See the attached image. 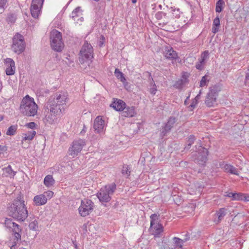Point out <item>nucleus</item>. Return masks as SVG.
Masks as SVG:
<instances>
[{"label":"nucleus","instance_id":"1","mask_svg":"<svg viewBox=\"0 0 249 249\" xmlns=\"http://www.w3.org/2000/svg\"><path fill=\"white\" fill-rule=\"evenodd\" d=\"M68 93L66 91H58L51 96L45 104L44 108L47 112L44 120L49 124L55 122L61 117L65 109L68 101Z\"/></svg>","mask_w":249,"mask_h":249},{"label":"nucleus","instance_id":"2","mask_svg":"<svg viewBox=\"0 0 249 249\" xmlns=\"http://www.w3.org/2000/svg\"><path fill=\"white\" fill-rule=\"evenodd\" d=\"M9 216L18 221L23 222L28 217V212L25 203L24 196L19 193L13 202L7 207Z\"/></svg>","mask_w":249,"mask_h":249},{"label":"nucleus","instance_id":"3","mask_svg":"<svg viewBox=\"0 0 249 249\" xmlns=\"http://www.w3.org/2000/svg\"><path fill=\"white\" fill-rule=\"evenodd\" d=\"M37 108L34 98L28 95L22 99L19 108L21 113L27 117L35 116L37 113Z\"/></svg>","mask_w":249,"mask_h":249},{"label":"nucleus","instance_id":"4","mask_svg":"<svg viewBox=\"0 0 249 249\" xmlns=\"http://www.w3.org/2000/svg\"><path fill=\"white\" fill-rule=\"evenodd\" d=\"M116 190V185L114 183L106 185L101 188L97 194V196L101 202H108L111 199V196Z\"/></svg>","mask_w":249,"mask_h":249},{"label":"nucleus","instance_id":"5","mask_svg":"<svg viewBox=\"0 0 249 249\" xmlns=\"http://www.w3.org/2000/svg\"><path fill=\"white\" fill-rule=\"evenodd\" d=\"M150 227L149 230L150 233L155 237H160L163 231V227L159 223V215L156 213L152 214L150 216Z\"/></svg>","mask_w":249,"mask_h":249},{"label":"nucleus","instance_id":"6","mask_svg":"<svg viewBox=\"0 0 249 249\" xmlns=\"http://www.w3.org/2000/svg\"><path fill=\"white\" fill-rule=\"evenodd\" d=\"M50 40L52 49L58 52H61L64 46L61 33L56 30H53L50 34Z\"/></svg>","mask_w":249,"mask_h":249},{"label":"nucleus","instance_id":"7","mask_svg":"<svg viewBox=\"0 0 249 249\" xmlns=\"http://www.w3.org/2000/svg\"><path fill=\"white\" fill-rule=\"evenodd\" d=\"M12 41L11 49L14 53L19 54L24 51L26 43L22 35L18 33L16 34L13 36Z\"/></svg>","mask_w":249,"mask_h":249},{"label":"nucleus","instance_id":"8","mask_svg":"<svg viewBox=\"0 0 249 249\" xmlns=\"http://www.w3.org/2000/svg\"><path fill=\"white\" fill-rule=\"evenodd\" d=\"M93 57V49L90 44L85 41L80 51L79 61L83 64L87 60H90Z\"/></svg>","mask_w":249,"mask_h":249},{"label":"nucleus","instance_id":"9","mask_svg":"<svg viewBox=\"0 0 249 249\" xmlns=\"http://www.w3.org/2000/svg\"><path fill=\"white\" fill-rule=\"evenodd\" d=\"M197 143L198 145H196L195 148V151H198V153L197 157L194 159V161L200 165L204 166L208 160L207 156L209 151L207 149L202 147L200 140L198 141Z\"/></svg>","mask_w":249,"mask_h":249},{"label":"nucleus","instance_id":"10","mask_svg":"<svg viewBox=\"0 0 249 249\" xmlns=\"http://www.w3.org/2000/svg\"><path fill=\"white\" fill-rule=\"evenodd\" d=\"M86 145L85 140L79 139L74 140L69 149V155L73 158L76 156L80 152Z\"/></svg>","mask_w":249,"mask_h":249},{"label":"nucleus","instance_id":"11","mask_svg":"<svg viewBox=\"0 0 249 249\" xmlns=\"http://www.w3.org/2000/svg\"><path fill=\"white\" fill-rule=\"evenodd\" d=\"M93 207L94 203L90 199L85 198L82 200L78 209L79 214L83 217L87 216L92 212Z\"/></svg>","mask_w":249,"mask_h":249},{"label":"nucleus","instance_id":"12","mask_svg":"<svg viewBox=\"0 0 249 249\" xmlns=\"http://www.w3.org/2000/svg\"><path fill=\"white\" fill-rule=\"evenodd\" d=\"M44 0H33L31 6V14L35 18H37L40 14V9Z\"/></svg>","mask_w":249,"mask_h":249},{"label":"nucleus","instance_id":"13","mask_svg":"<svg viewBox=\"0 0 249 249\" xmlns=\"http://www.w3.org/2000/svg\"><path fill=\"white\" fill-rule=\"evenodd\" d=\"M105 121L101 116H97L94 121L93 128L96 133L101 135L104 133Z\"/></svg>","mask_w":249,"mask_h":249},{"label":"nucleus","instance_id":"14","mask_svg":"<svg viewBox=\"0 0 249 249\" xmlns=\"http://www.w3.org/2000/svg\"><path fill=\"white\" fill-rule=\"evenodd\" d=\"M228 212V209L226 208H221L219 209L214 215V218L213 221L216 224L219 223L224 219Z\"/></svg>","mask_w":249,"mask_h":249},{"label":"nucleus","instance_id":"15","mask_svg":"<svg viewBox=\"0 0 249 249\" xmlns=\"http://www.w3.org/2000/svg\"><path fill=\"white\" fill-rule=\"evenodd\" d=\"M5 63L7 65V68L5 70L6 74L7 75L14 74L16 69L14 61L10 58H7L5 60Z\"/></svg>","mask_w":249,"mask_h":249},{"label":"nucleus","instance_id":"16","mask_svg":"<svg viewBox=\"0 0 249 249\" xmlns=\"http://www.w3.org/2000/svg\"><path fill=\"white\" fill-rule=\"evenodd\" d=\"M82 11L80 7H76L71 14V18L76 22L78 21H82L83 18L82 17Z\"/></svg>","mask_w":249,"mask_h":249},{"label":"nucleus","instance_id":"17","mask_svg":"<svg viewBox=\"0 0 249 249\" xmlns=\"http://www.w3.org/2000/svg\"><path fill=\"white\" fill-rule=\"evenodd\" d=\"M126 104L122 100L116 99L110 104V107L113 108L118 111H123Z\"/></svg>","mask_w":249,"mask_h":249},{"label":"nucleus","instance_id":"18","mask_svg":"<svg viewBox=\"0 0 249 249\" xmlns=\"http://www.w3.org/2000/svg\"><path fill=\"white\" fill-rule=\"evenodd\" d=\"M136 114L134 107L126 106L125 105L123 112L122 116L126 117H132Z\"/></svg>","mask_w":249,"mask_h":249},{"label":"nucleus","instance_id":"19","mask_svg":"<svg viewBox=\"0 0 249 249\" xmlns=\"http://www.w3.org/2000/svg\"><path fill=\"white\" fill-rule=\"evenodd\" d=\"M48 198L45 194L36 196L34 198V202L36 206H41L45 204Z\"/></svg>","mask_w":249,"mask_h":249},{"label":"nucleus","instance_id":"20","mask_svg":"<svg viewBox=\"0 0 249 249\" xmlns=\"http://www.w3.org/2000/svg\"><path fill=\"white\" fill-rule=\"evenodd\" d=\"M165 57L168 59L175 60L178 58V54L172 47H166L165 51Z\"/></svg>","mask_w":249,"mask_h":249},{"label":"nucleus","instance_id":"21","mask_svg":"<svg viewBox=\"0 0 249 249\" xmlns=\"http://www.w3.org/2000/svg\"><path fill=\"white\" fill-rule=\"evenodd\" d=\"M223 168L225 172L227 173H229L231 174H233L235 175H239L237 169L235 167L231 164H225L224 165Z\"/></svg>","mask_w":249,"mask_h":249},{"label":"nucleus","instance_id":"22","mask_svg":"<svg viewBox=\"0 0 249 249\" xmlns=\"http://www.w3.org/2000/svg\"><path fill=\"white\" fill-rule=\"evenodd\" d=\"M226 194L225 195L226 196L231 197L233 200H242V196L243 194L241 193H232V192H226Z\"/></svg>","mask_w":249,"mask_h":249},{"label":"nucleus","instance_id":"23","mask_svg":"<svg viewBox=\"0 0 249 249\" xmlns=\"http://www.w3.org/2000/svg\"><path fill=\"white\" fill-rule=\"evenodd\" d=\"M12 229L13 232L14 233L15 238L14 240L18 241V240L21 238L20 232L21 231V229L20 228V226L16 224V225L14 226V227L11 228Z\"/></svg>","mask_w":249,"mask_h":249},{"label":"nucleus","instance_id":"24","mask_svg":"<svg viewBox=\"0 0 249 249\" xmlns=\"http://www.w3.org/2000/svg\"><path fill=\"white\" fill-rule=\"evenodd\" d=\"M3 170V175L7 177H14L16 174V172L13 170L10 165H8L6 167L4 168Z\"/></svg>","mask_w":249,"mask_h":249},{"label":"nucleus","instance_id":"25","mask_svg":"<svg viewBox=\"0 0 249 249\" xmlns=\"http://www.w3.org/2000/svg\"><path fill=\"white\" fill-rule=\"evenodd\" d=\"M216 98L215 97H213V96L207 94V96L206 97L205 103L206 105L208 107H211L214 106L215 104H216Z\"/></svg>","mask_w":249,"mask_h":249},{"label":"nucleus","instance_id":"26","mask_svg":"<svg viewBox=\"0 0 249 249\" xmlns=\"http://www.w3.org/2000/svg\"><path fill=\"white\" fill-rule=\"evenodd\" d=\"M196 140V138L194 135L188 136L186 140V145L185 146L184 149L185 150H189Z\"/></svg>","mask_w":249,"mask_h":249},{"label":"nucleus","instance_id":"27","mask_svg":"<svg viewBox=\"0 0 249 249\" xmlns=\"http://www.w3.org/2000/svg\"><path fill=\"white\" fill-rule=\"evenodd\" d=\"M220 90V87L218 85H215L210 88L209 91L207 93V94H208L209 96L211 95L213 96V97L217 98L218 93Z\"/></svg>","mask_w":249,"mask_h":249},{"label":"nucleus","instance_id":"28","mask_svg":"<svg viewBox=\"0 0 249 249\" xmlns=\"http://www.w3.org/2000/svg\"><path fill=\"white\" fill-rule=\"evenodd\" d=\"M220 26V19L218 16H217L213 20V27L212 28V32L216 34L219 31Z\"/></svg>","mask_w":249,"mask_h":249},{"label":"nucleus","instance_id":"29","mask_svg":"<svg viewBox=\"0 0 249 249\" xmlns=\"http://www.w3.org/2000/svg\"><path fill=\"white\" fill-rule=\"evenodd\" d=\"M54 180L52 175H47L44 179V184L47 187L52 186L54 183Z\"/></svg>","mask_w":249,"mask_h":249},{"label":"nucleus","instance_id":"30","mask_svg":"<svg viewBox=\"0 0 249 249\" xmlns=\"http://www.w3.org/2000/svg\"><path fill=\"white\" fill-rule=\"evenodd\" d=\"M188 240H189V237L188 238H184L183 239H181L179 238L176 237H174L173 238V240L174 243L175 245V246L176 247H179L180 248H182L183 243L188 241Z\"/></svg>","mask_w":249,"mask_h":249},{"label":"nucleus","instance_id":"31","mask_svg":"<svg viewBox=\"0 0 249 249\" xmlns=\"http://www.w3.org/2000/svg\"><path fill=\"white\" fill-rule=\"evenodd\" d=\"M114 74L115 76L122 83H124L126 82V79L124 77V74L118 69H115Z\"/></svg>","mask_w":249,"mask_h":249},{"label":"nucleus","instance_id":"32","mask_svg":"<svg viewBox=\"0 0 249 249\" xmlns=\"http://www.w3.org/2000/svg\"><path fill=\"white\" fill-rule=\"evenodd\" d=\"M36 134V132L34 130L28 131L27 133L24 134V137L23 138V141H32Z\"/></svg>","mask_w":249,"mask_h":249},{"label":"nucleus","instance_id":"33","mask_svg":"<svg viewBox=\"0 0 249 249\" xmlns=\"http://www.w3.org/2000/svg\"><path fill=\"white\" fill-rule=\"evenodd\" d=\"M178 119L175 117L171 116L169 118L168 121L164 124L171 129L174 127L175 124L177 122Z\"/></svg>","mask_w":249,"mask_h":249},{"label":"nucleus","instance_id":"34","mask_svg":"<svg viewBox=\"0 0 249 249\" xmlns=\"http://www.w3.org/2000/svg\"><path fill=\"white\" fill-rule=\"evenodd\" d=\"M171 129L169 128L168 126H167L166 125H164L161 129V131L160 133V137L161 138H163L165 136H166L167 134L170 133Z\"/></svg>","mask_w":249,"mask_h":249},{"label":"nucleus","instance_id":"35","mask_svg":"<svg viewBox=\"0 0 249 249\" xmlns=\"http://www.w3.org/2000/svg\"><path fill=\"white\" fill-rule=\"evenodd\" d=\"M130 169L131 168L126 165H124L123 166L122 173L124 176H125L126 178H128V177L130 175Z\"/></svg>","mask_w":249,"mask_h":249},{"label":"nucleus","instance_id":"36","mask_svg":"<svg viewBox=\"0 0 249 249\" xmlns=\"http://www.w3.org/2000/svg\"><path fill=\"white\" fill-rule=\"evenodd\" d=\"M205 64V62L198 59V61L196 64L195 67L197 70L202 71L204 69Z\"/></svg>","mask_w":249,"mask_h":249},{"label":"nucleus","instance_id":"37","mask_svg":"<svg viewBox=\"0 0 249 249\" xmlns=\"http://www.w3.org/2000/svg\"><path fill=\"white\" fill-rule=\"evenodd\" d=\"M224 4V2L223 0H218L216 3V12L218 13H220L223 10V6Z\"/></svg>","mask_w":249,"mask_h":249},{"label":"nucleus","instance_id":"38","mask_svg":"<svg viewBox=\"0 0 249 249\" xmlns=\"http://www.w3.org/2000/svg\"><path fill=\"white\" fill-rule=\"evenodd\" d=\"M29 227L30 230L36 231L38 230V222L35 220L29 223Z\"/></svg>","mask_w":249,"mask_h":249},{"label":"nucleus","instance_id":"39","mask_svg":"<svg viewBox=\"0 0 249 249\" xmlns=\"http://www.w3.org/2000/svg\"><path fill=\"white\" fill-rule=\"evenodd\" d=\"M17 129V125H11L7 129L6 132V135L9 136H13L14 135Z\"/></svg>","mask_w":249,"mask_h":249},{"label":"nucleus","instance_id":"40","mask_svg":"<svg viewBox=\"0 0 249 249\" xmlns=\"http://www.w3.org/2000/svg\"><path fill=\"white\" fill-rule=\"evenodd\" d=\"M209 81V80L208 79V76L207 75H205L203 76L201 80H200V87H204L206 86H207V83Z\"/></svg>","mask_w":249,"mask_h":249},{"label":"nucleus","instance_id":"41","mask_svg":"<svg viewBox=\"0 0 249 249\" xmlns=\"http://www.w3.org/2000/svg\"><path fill=\"white\" fill-rule=\"evenodd\" d=\"M185 84L181 79H179L175 82L174 87L176 89H181Z\"/></svg>","mask_w":249,"mask_h":249},{"label":"nucleus","instance_id":"42","mask_svg":"<svg viewBox=\"0 0 249 249\" xmlns=\"http://www.w3.org/2000/svg\"><path fill=\"white\" fill-rule=\"evenodd\" d=\"M147 78L150 87H157L152 77L151 74L149 72H147Z\"/></svg>","mask_w":249,"mask_h":249},{"label":"nucleus","instance_id":"43","mask_svg":"<svg viewBox=\"0 0 249 249\" xmlns=\"http://www.w3.org/2000/svg\"><path fill=\"white\" fill-rule=\"evenodd\" d=\"M17 223L13 222L12 220L11 219L6 218L5 221V224L6 226L10 229L14 227L15 225H16Z\"/></svg>","mask_w":249,"mask_h":249},{"label":"nucleus","instance_id":"44","mask_svg":"<svg viewBox=\"0 0 249 249\" xmlns=\"http://www.w3.org/2000/svg\"><path fill=\"white\" fill-rule=\"evenodd\" d=\"M200 99L199 95H197L196 97L192 100L191 105L189 106V107L194 108L198 103V101Z\"/></svg>","mask_w":249,"mask_h":249},{"label":"nucleus","instance_id":"45","mask_svg":"<svg viewBox=\"0 0 249 249\" xmlns=\"http://www.w3.org/2000/svg\"><path fill=\"white\" fill-rule=\"evenodd\" d=\"M209 55V53L208 51H205L202 53L200 58L199 59L206 62V60L208 58Z\"/></svg>","mask_w":249,"mask_h":249},{"label":"nucleus","instance_id":"46","mask_svg":"<svg viewBox=\"0 0 249 249\" xmlns=\"http://www.w3.org/2000/svg\"><path fill=\"white\" fill-rule=\"evenodd\" d=\"M17 19L16 15L14 14H10L7 18V21L11 23H14Z\"/></svg>","mask_w":249,"mask_h":249},{"label":"nucleus","instance_id":"47","mask_svg":"<svg viewBox=\"0 0 249 249\" xmlns=\"http://www.w3.org/2000/svg\"><path fill=\"white\" fill-rule=\"evenodd\" d=\"M189 77V73L184 72L182 75L181 79L185 83H187L188 82V78Z\"/></svg>","mask_w":249,"mask_h":249},{"label":"nucleus","instance_id":"48","mask_svg":"<svg viewBox=\"0 0 249 249\" xmlns=\"http://www.w3.org/2000/svg\"><path fill=\"white\" fill-rule=\"evenodd\" d=\"M166 15V13L163 12H158L156 14L155 17L157 19H160L163 17H165Z\"/></svg>","mask_w":249,"mask_h":249},{"label":"nucleus","instance_id":"49","mask_svg":"<svg viewBox=\"0 0 249 249\" xmlns=\"http://www.w3.org/2000/svg\"><path fill=\"white\" fill-rule=\"evenodd\" d=\"M43 194H45L48 199H50L53 197V192L51 191H48L44 192Z\"/></svg>","mask_w":249,"mask_h":249},{"label":"nucleus","instance_id":"50","mask_svg":"<svg viewBox=\"0 0 249 249\" xmlns=\"http://www.w3.org/2000/svg\"><path fill=\"white\" fill-rule=\"evenodd\" d=\"M157 91V87H150L149 89V91L153 95H155L156 94Z\"/></svg>","mask_w":249,"mask_h":249},{"label":"nucleus","instance_id":"51","mask_svg":"<svg viewBox=\"0 0 249 249\" xmlns=\"http://www.w3.org/2000/svg\"><path fill=\"white\" fill-rule=\"evenodd\" d=\"M26 126L32 129L36 128V124L35 122H30L26 124Z\"/></svg>","mask_w":249,"mask_h":249},{"label":"nucleus","instance_id":"52","mask_svg":"<svg viewBox=\"0 0 249 249\" xmlns=\"http://www.w3.org/2000/svg\"><path fill=\"white\" fill-rule=\"evenodd\" d=\"M7 0H0V9H4Z\"/></svg>","mask_w":249,"mask_h":249},{"label":"nucleus","instance_id":"53","mask_svg":"<svg viewBox=\"0 0 249 249\" xmlns=\"http://www.w3.org/2000/svg\"><path fill=\"white\" fill-rule=\"evenodd\" d=\"M7 150V147L5 145H0V154L3 152L6 151Z\"/></svg>","mask_w":249,"mask_h":249},{"label":"nucleus","instance_id":"54","mask_svg":"<svg viewBox=\"0 0 249 249\" xmlns=\"http://www.w3.org/2000/svg\"><path fill=\"white\" fill-rule=\"evenodd\" d=\"M245 83L247 84H249V70L246 74Z\"/></svg>","mask_w":249,"mask_h":249},{"label":"nucleus","instance_id":"55","mask_svg":"<svg viewBox=\"0 0 249 249\" xmlns=\"http://www.w3.org/2000/svg\"><path fill=\"white\" fill-rule=\"evenodd\" d=\"M242 200H245L246 201H249V195H245L244 194H243V196H242Z\"/></svg>","mask_w":249,"mask_h":249},{"label":"nucleus","instance_id":"56","mask_svg":"<svg viewBox=\"0 0 249 249\" xmlns=\"http://www.w3.org/2000/svg\"><path fill=\"white\" fill-rule=\"evenodd\" d=\"M16 242L17 241L14 240L13 245L10 247L11 249H16Z\"/></svg>","mask_w":249,"mask_h":249},{"label":"nucleus","instance_id":"57","mask_svg":"<svg viewBox=\"0 0 249 249\" xmlns=\"http://www.w3.org/2000/svg\"><path fill=\"white\" fill-rule=\"evenodd\" d=\"M102 37L103 40L102 41H100V42H99V46L100 47H101L104 44V42H105V41H104L105 38H104V37L103 36H102Z\"/></svg>","mask_w":249,"mask_h":249},{"label":"nucleus","instance_id":"58","mask_svg":"<svg viewBox=\"0 0 249 249\" xmlns=\"http://www.w3.org/2000/svg\"><path fill=\"white\" fill-rule=\"evenodd\" d=\"M189 98H190V95H189V96L186 98V100L184 101V104L185 105H187L188 104L187 100L189 99Z\"/></svg>","mask_w":249,"mask_h":249},{"label":"nucleus","instance_id":"59","mask_svg":"<svg viewBox=\"0 0 249 249\" xmlns=\"http://www.w3.org/2000/svg\"><path fill=\"white\" fill-rule=\"evenodd\" d=\"M188 237H189V239H190V236H189V235L188 233H186L185 235V238H188Z\"/></svg>","mask_w":249,"mask_h":249},{"label":"nucleus","instance_id":"60","mask_svg":"<svg viewBox=\"0 0 249 249\" xmlns=\"http://www.w3.org/2000/svg\"><path fill=\"white\" fill-rule=\"evenodd\" d=\"M3 119V117L1 115H0V122Z\"/></svg>","mask_w":249,"mask_h":249},{"label":"nucleus","instance_id":"61","mask_svg":"<svg viewBox=\"0 0 249 249\" xmlns=\"http://www.w3.org/2000/svg\"><path fill=\"white\" fill-rule=\"evenodd\" d=\"M202 93V90H200L199 93L197 95H199V97H200V94Z\"/></svg>","mask_w":249,"mask_h":249},{"label":"nucleus","instance_id":"62","mask_svg":"<svg viewBox=\"0 0 249 249\" xmlns=\"http://www.w3.org/2000/svg\"><path fill=\"white\" fill-rule=\"evenodd\" d=\"M137 1V0H132V2L133 3H135Z\"/></svg>","mask_w":249,"mask_h":249},{"label":"nucleus","instance_id":"63","mask_svg":"<svg viewBox=\"0 0 249 249\" xmlns=\"http://www.w3.org/2000/svg\"><path fill=\"white\" fill-rule=\"evenodd\" d=\"M74 245L75 248L77 249V245L76 244H74Z\"/></svg>","mask_w":249,"mask_h":249},{"label":"nucleus","instance_id":"64","mask_svg":"<svg viewBox=\"0 0 249 249\" xmlns=\"http://www.w3.org/2000/svg\"><path fill=\"white\" fill-rule=\"evenodd\" d=\"M74 245L75 248L77 249V245L76 244H74Z\"/></svg>","mask_w":249,"mask_h":249}]
</instances>
